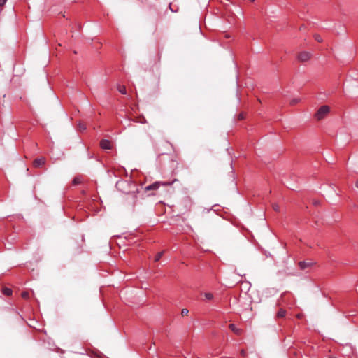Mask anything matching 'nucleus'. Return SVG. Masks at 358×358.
<instances>
[{"instance_id":"f257e3e1","label":"nucleus","mask_w":358,"mask_h":358,"mask_svg":"<svg viewBox=\"0 0 358 358\" xmlns=\"http://www.w3.org/2000/svg\"><path fill=\"white\" fill-rule=\"evenodd\" d=\"M115 187L122 193L132 194L134 198H136V194L138 192L136 184L131 178L117 180L115 182Z\"/></svg>"},{"instance_id":"f03ea898","label":"nucleus","mask_w":358,"mask_h":358,"mask_svg":"<svg viewBox=\"0 0 358 358\" xmlns=\"http://www.w3.org/2000/svg\"><path fill=\"white\" fill-rule=\"evenodd\" d=\"M176 180H177L176 179H174V180H173L171 181H156V182H153L152 184L146 186L145 189V191L157 190L161 186H169V185H171Z\"/></svg>"},{"instance_id":"7ed1b4c3","label":"nucleus","mask_w":358,"mask_h":358,"mask_svg":"<svg viewBox=\"0 0 358 358\" xmlns=\"http://www.w3.org/2000/svg\"><path fill=\"white\" fill-rule=\"evenodd\" d=\"M329 110L330 108L328 106H321L315 115V118L317 120L323 119L329 113Z\"/></svg>"},{"instance_id":"20e7f679","label":"nucleus","mask_w":358,"mask_h":358,"mask_svg":"<svg viewBox=\"0 0 358 358\" xmlns=\"http://www.w3.org/2000/svg\"><path fill=\"white\" fill-rule=\"evenodd\" d=\"M310 58V54L308 52H300L298 55V59L301 62H306Z\"/></svg>"},{"instance_id":"39448f33","label":"nucleus","mask_w":358,"mask_h":358,"mask_svg":"<svg viewBox=\"0 0 358 358\" xmlns=\"http://www.w3.org/2000/svg\"><path fill=\"white\" fill-rule=\"evenodd\" d=\"M100 145L103 150H110L112 148L111 143L106 139L102 140L100 143Z\"/></svg>"},{"instance_id":"423d86ee","label":"nucleus","mask_w":358,"mask_h":358,"mask_svg":"<svg viewBox=\"0 0 358 358\" xmlns=\"http://www.w3.org/2000/svg\"><path fill=\"white\" fill-rule=\"evenodd\" d=\"M45 162V157H39V158H36L34 161V166L35 167H39L42 165H43Z\"/></svg>"},{"instance_id":"0eeeda50","label":"nucleus","mask_w":358,"mask_h":358,"mask_svg":"<svg viewBox=\"0 0 358 358\" xmlns=\"http://www.w3.org/2000/svg\"><path fill=\"white\" fill-rule=\"evenodd\" d=\"M312 265H313V263L310 262L302 261V262H299V266L301 270H305V269L310 267Z\"/></svg>"},{"instance_id":"6e6552de","label":"nucleus","mask_w":358,"mask_h":358,"mask_svg":"<svg viewBox=\"0 0 358 358\" xmlns=\"http://www.w3.org/2000/svg\"><path fill=\"white\" fill-rule=\"evenodd\" d=\"M229 327L234 334L237 335H241L242 333V330L238 328L234 324H230Z\"/></svg>"},{"instance_id":"1a4fd4ad","label":"nucleus","mask_w":358,"mask_h":358,"mask_svg":"<svg viewBox=\"0 0 358 358\" xmlns=\"http://www.w3.org/2000/svg\"><path fill=\"white\" fill-rule=\"evenodd\" d=\"M286 315V310L283 308H280V310L278 311L276 314V317L278 318H282L285 317Z\"/></svg>"},{"instance_id":"9d476101","label":"nucleus","mask_w":358,"mask_h":358,"mask_svg":"<svg viewBox=\"0 0 358 358\" xmlns=\"http://www.w3.org/2000/svg\"><path fill=\"white\" fill-rule=\"evenodd\" d=\"M117 89L122 94H127V90L125 86L117 85Z\"/></svg>"},{"instance_id":"9b49d317","label":"nucleus","mask_w":358,"mask_h":358,"mask_svg":"<svg viewBox=\"0 0 358 358\" xmlns=\"http://www.w3.org/2000/svg\"><path fill=\"white\" fill-rule=\"evenodd\" d=\"M82 182V180H81V178L79 177V176H76L73 179V184L74 185H79Z\"/></svg>"},{"instance_id":"f8f14e48","label":"nucleus","mask_w":358,"mask_h":358,"mask_svg":"<svg viewBox=\"0 0 358 358\" xmlns=\"http://www.w3.org/2000/svg\"><path fill=\"white\" fill-rule=\"evenodd\" d=\"M204 297L206 300L210 301L213 299V294L210 292H207L204 294Z\"/></svg>"},{"instance_id":"ddd939ff","label":"nucleus","mask_w":358,"mask_h":358,"mask_svg":"<svg viewBox=\"0 0 358 358\" xmlns=\"http://www.w3.org/2000/svg\"><path fill=\"white\" fill-rule=\"evenodd\" d=\"M3 293L6 296H10L12 294V290L10 288H4L3 289Z\"/></svg>"},{"instance_id":"4468645a","label":"nucleus","mask_w":358,"mask_h":358,"mask_svg":"<svg viewBox=\"0 0 358 358\" xmlns=\"http://www.w3.org/2000/svg\"><path fill=\"white\" fill-rule=\"evenodd\" d=\"M86 128H87L86 126L83 123L80 122L78 124V129H79L80 131H85L86 129Z\"/></svg>"},{"instance_id":"2eb2a0df","label":"nucleus","mask_w":358,"mask_h":358,"mask_svg":"<svg viewBox=\"0 0 358 358\" xmlns=\"http://www.w3.org/2000/svg\"><path fill=\"white\" fill-rule=\"evenodd\" d=\"M163 252H158L155 257V262H158L162 257Z\"/></svg>"},{"instance_id":"dca6fc26","label":"nucleus","mask_w":358,"mask_h":358,"mask_svg":"<svg viewBox=\"0 0 358 358\" xmlns=\"http://www.w3.org/2000/svg\"><path fill=\"white\" fill-rule=\"evenodd\" d=\"M299 101H300V99L299 98H294V99L291 100L290 104L291 105H295L297 103H299Z\"/></svg>"},{"instance_id":"f3484780","label":"nucleus","mask_w":358,"mask_h":358,"mask_svg":"<svg viewBox=\"0 0 358 358\" xmlns=\"http://www.w3.org/2000/svg\"><path fill=\"white\" fill-rule=\"evenodd\" d=\"M188 313H189V310L187 309H186V308H184L181 311V315L182 316H185V315H187Z\"/></svg>"},{"instance_id":"a211bd4d","label":"nucleus","mask_w":358,"mask_h":358,"mask_svg":"<svg viewBox=\"0 0 358 358\" xmlns=\"http://www.w3.org/2000/svg\"><path fill=\"white\" fill-rule=\"evenodd\" d=\"M315 38L318 42H322V37L320 36H319V35H315Z\"/></svg>"},{"instance_id":"6ab92c4d","label":"nucleus","mask_w":358,"mask_h":358,"mask_svg":"<svg viewBox=\"0 0 358 358\" xmlns=\"http://www.w3.org/2000/svg\"><path fill=\"white\" fill-rule=\"evenodd\" d=\"M273 208L275 211H279L280 210V207H279V206L278 204H273Z\"/></svg>"},{"instance_id":"aec40b11","label":"nucleus","mask_w":358,"mask_h":358,"mask_svg":"<svg viewBox=\"0 0 358 358\" xmlns=\"http://www.w3.org/2000/svg\"><path fill=\"white\" fill-rule=\"evenodd\" d=\"M7 0H0V7L3 6L6 3Z\"/></svg>"},{"instance_id":"412c9836","label":"nucleus","mask_w":358,"mask_h":358,"mask_svg":"<svg viewBox=\"0 0 358 358\" xmlns=\"http://www.w3.org/2000/svg\"><path fill=\"white\" fill-rule=\"evenodd\" d=\"M22 296L23 298H27V297H28V293H27V292H22Z\"/></svg>"},{"instance_id":"4be33fe9","label":"nucleus","mask_w":358,"mask_h":358,"mask_svg":"<svg viewBox=\"0 0 358 358\" xmlns=\"http://www.w3.org/2000/svg\"><path fill=\"white\" fill-rule=\"evenodd\" d=\"M246 354L247 353H246L245 350H241V356L245 357V356H246Z\"/></svg>"},{"instance_id":"5701e85b","label":"nucleus","mask_w":358,"mask_h":358,"mask_svg":"<svg viewBox=\"0 0 358 358\" xmlns=\"http://www.w3.org/2000/svg\"><path fill=\"white\" fill-rule=\"evenodd\" d=\"M244 118V115L243 113H241L238 115V119L239 120H243Z\"/></svg>"},{"instance_id":"b1692460","label":"nucleus","mask_w":358,"mask_h":358,"mask_svg":"<svg viewBox=\"0 0 358 358\" xmlns=\"http://www.w3.org/2000/svg\"><path fill=\"white\" fill-rule=\"evenodd\" d=\"M111 239H112V238L110 239V241H109V248L110 250H112Z\"/></svg>"},{"instance_id":"393cba45","label":"nucleus","mask_w":358,"mask_h":358,"mask_svg":"<svg viewBox=\"0 0 358 358\" xmlns=\"http://www.w3.org/2000/svg\"><path fill=\"white\" fill-rule=\"evenodd\" d=\"M355 185L358 188V180H357Z\"/></svg>"},{"instance_id":"a878e982","label":"nucleus","mask_w":358,"mask_h":358,"mask_svg":"<svg viewBox=\"0 0 358 358\" xmlns=\"http://www.w3.org/2000/svg\"><path fill=\"white\" fill-rule=\"evenodd\" d=\"M90 158H93V156L89 155Z\"/></svg>"},{"instance_id":"bb28decb","label":"nucleus","mask_w":358,"mask_h":358,"mask_svg":"<svg viewBox=\"0 0 358 358\" xmlns=\"http://www.w3.org/2000/svg\"><path fill=\"white\" fill-rule=\"evenodd\" d=\"M330 358H336V357H330Z\"/></svg>"}]
</instances>
